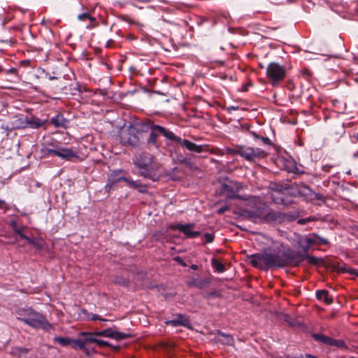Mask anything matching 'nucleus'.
<instances>
[{
	"mask_svg": "<svg viewBox=\"0 0 358 358\" xmlns=\"http://www.w3.org/2000/svg\"><path fill=\"white\" fill-rule=\"evenodd\" d=\"M176 143L180 144L182 148H185L190 152L201 153L204 150L203 145H196V143L187 139H182L179 137Z\"/></svg>",
	"mask_w": 358,
	"mask_h": 358,
	"instance_id": "obj_19",
	"label": "nucleus"
},
{
	"mask_svg": "<svg viewBox=\"0 0 358 358\" xmlns=\"http://www.w3.org/2000/svg\"><path fill=\"white\" fill-rule=\"evenodd\" d=\"M174 259L178 262L180 265L185 266L186 264L184 262V261L181 259L180 257H176L174 258Z\"/></svg>",
	"mask_w": 358,
	"mask_h": 358,
	"instance_id": "obj_54",
	"label": "nucleus"
},
{
	"mask_svg": "<svg viewBox=\"0 0 358 358\" xmlns=\"http://www.w3.org/2000/svg\"><path fill=\"white\" fill-rule=\"evenodd\" d=\"M78 20L80 21H85L88 20L91 23L96 22V18L92 16L88 11L79 14L78 15Z\"/></svg>",
	"mask_w": 358,
	"mask_h": 358,
	"instance_id": "obj_36",
	"label": "nucleus"
},
{
	"mask_svg": "<svg viewBox=\"0 0 358 358\" xmlns=\"http://www.w3.org/2000/svg\"><path fill=\"white\" fill-rule=\"evenodd\" d=\"M124 171L123 169H117L113 171L109 176L108 181L113 185H115L117 183L124 181L126 182L127 178L124 176H120V173H124Z\"/></svg>",
	"mask_w": 358,
	"mask_h": 358,
	"instance_id": "obj_23",
	"label": "nucleus"
},
{
	"mask_svg": "<svg viewBox=\"0 0 358 358\" xmlns=\"http://www.w3.org/2000/svg\"><path fill=\"white\" fill-rule=\"evenodd\" d=\"M2 129H5L7 131V135L9 134L10 131H11L13 129H11V127H9L8 125H2Z\"/></svg>",
	"mask_w": 358,
	"mask_h": 358,
	"instance_id": "obj_56",
	"label": "nucleus"
},
{
	"mask_svg": "<svg viewBox=\"0 0 358 358\" xmlns=\"http://www.w3.org/2000/svg\"><path fill=\"white\" fill-rule=\"evenodd\" d=\"M194 227V224L192 223L186 224H178L176 225L175 229L182 233L186 236V238H193L201 235L200 231L192 230Z\"/></svg>",
	"mask_w": 358,
	"mask_h": 358,
	"instance_id": "obj_17",
	"label": "nucleus"
},
{
	"mask_svg": "<svg viewBox=\"0 0 358 358\" xmlns=\"http://www.w3.org/2000/svg\"><path fill=\"white\" fill-rule=\"evenodd\" d=\"M165 323L166 324H169V325H171L173 327H178V326H180V324H179V322L178 321L177 318L176 319H173V320H168V321H166Z\"/></svg>",
	"mask_w": 358,
	"mask_h": 358,
	"instance_id": "obj_46",
	"label": "nucleus"
},
{
	"mask_svg": "<svg viewBox=\"0 0 358 358\" xmlns=\"http://www.w3.org/2000/svg\"><path fill=\"white\" fill-rule=\"evenodd\" d=\"M219 296H220V294L217 292L214 291V292H208V293L205 294L204 298H206V299H211V298L217 297Z\"/></svg>",
	"mask_w": 358,
	"mask_h": 358,
	"instance_id": "obj_45",
	"label": "nucleus"
},
{
	"mask_svg": "<svg viewBox=\"0 0 358 358\" xmlns=\"http://www.w3.org/2000/svg\"><path fill=\"white\" fill-rule=\"evenodd\" d=\"M147 123L149 124L150 129L149 137L147 139V144L157 148L159 146L157 143V138L159 136V134L156 131V129H154V124L152 122H150Z\"/></svg>",
	"mask_w": 358,
	"mask_h": 358,
	"instance_id": "obj_24",
	"label": "nucleus"
},
{
	"mask_svg": "<svg viewBox=\"0 0 358 358\" xmlns=\"http://www.w3.org/2000/svg\"><path fill=\"white\" fill-rule=\"evenodd\" d=\"M191 268L193 269V270H196L198 268V266L196 264H192L191 266Z\"/></svg>",
	"mask_w": 358,
	"mask_h": 358,
	"instance_id": "obj_63",
	"label": "nucleus"
},
{
	"mask_svg": "<svg viewBox=\"0 0 358 358\" xmlns=\"http://www.w3.org/2000/svg\"><path fill=\"white\" fill-rule=\"evenodd\" d=\"M316 297L318 300H322L327 305L333 303V297L330 296L329 292L326 289H320L316 292Z\"/></svg>",
	"mask_w": 358,
	"mask_h": 358,
	"instance_id": "obj_25",
	"label": "nucleus"
},
{
	"mask_svg": "<svg viewBox=\"0 0 358 358\" xmlns=\"http://www.w3.org/2000/svg\"><path fill=\"white\" fill-rule=\"evenodd\" d=\"M4 71L3 68L0 65V73Z\"/></svg>",
	"mask_w": 358,
	"mask_h": 358,
	"instance_id": "obj_64",
	"label": "nucleus"
},
{
	"mask_svg": "<svg viewBox=\"0 0 358 358\" xmlns=\"http://www.w3.org/2000/svg\"><path fill=\"white\" fill-rule=\"evenodd\" d=\"M21 66H24L26 67L31 66V61L29 59H24L20 62Z\"/></svg>",
	"mask_w": 358,
	"mask_h": 358,
	"instance_id": "obj_51",
	"label": "nucleus"
},
{
	"mask_svg": "<svg viewBox=\"0 0 358 358\" xmlns=\"http://www.w3.org/2000/svg\"><path fill=\"white\" fill-rule=\"evenodd\" d=\"M211 265L218 273H222L225 271V266L215 258L211 259Z\"/></svg>",
	"mask_w": 358,
	"mask_h": 358,
	"instance_id": "obj_31",
	"label": "nucleus"
},
{
	"mask_svg": "<svg viewBox=\"0 0 358 358\" xmlns=\"http://www.w3.org/2000/svg\"><path fill=\"white\" fill-rule=\"evenodd\" d=\"M83 337V339H73L71 338V341L70 345H71V348L76 350H82L84 351L86 356L92 357L97 352L94 348H90L87 346L89 344V341H86L89 337L88 336H80Z\"/></svg>",
	"mask_w": 358,
	"mask_h": 358,
	"instance_id": "obj_12",
	"label": "nucleus"
},
{
	"mask_svg": "<svg viewBox=\"0 0 358 358\" xmlns=\"http://www.w3.org/2000/svg\"><path fill=\"white\" fill-rule=\"evenodd\" d=\"M115 282L117 285H122L124 287H127L129 285V282L127 280L120 277L116 278Z\"/></svg>",
	"mask_w": 358,
	"mask_h": 358,
	"instance_id": "obj_43",
	"label": "nucleus"
},
{
	"mask_svg": "<svg viewBox=\"0 0 358 358\" xmlns=\"http://www.w3.org/2000/svg\"><path fill=\"white\" fill-rule=\"evenodd\" d=\"M24 240H26L29 243L31 244L36 249L41 250L44 245V241L41 238H31L29 236H24Z\"/></svg>",
	"mask_w": 358,
	"mask_h": 358,
	"instance_id": "obj_27",
	"label": "nucleus"
},
{
	"mask_svg": "<svg viewBox=\"0 0 358 358\" xmlns=\"http://www.w3.org/2000/svg\"><path fill=\"white\" fill-rule=\"evenodd\" d=\"M24 315L23 317H17L18 320L34 329H43L48 332L54 329L53 325L48 322L45 315L32 308L24 310Z\"/></svg>",
	"mask_w": 358,
	"mask_h": 358,
	"instance_id": "obj_4",
	"label": "nucleus"
},
{
	"mask_svg": "<svg viewBox=\"0 0 358 358\" xmlns=\"http://www.w3.org/2000/svg\"><path fill=\"white\" fill-rule=\"evenodd\" d=\"M290 188L288 184L280 185V184H274L271 189L278 193L279 194H283L284 191L288 190Z\"/></svg>",
	"mask_w": 358,
	"mask_h": 358,
	"instance_id": "obj_35",
	"label": "nucleus"
},
{
	"mask_svg": "<svg viewBox=\"0 0 358 358\" xmlns=\"http://www.w3.org/2000/svg\"><path fill=\"white\" fill-rule=\"evenodd\" d=\"M306 357L307 358H317V357H315L314 355H310V354H307L306 355Z\"/></svg>",
	"mask_w": 358,
	"mask_h": 358,
	"instance_id": "obj_61",
	"label": "nucleus"
},
{
	"mask_svg": "<svg viewBox=\"0 0 358 358\" xmlns=\"http://www.w3.org/2000/svg\"><path fill=\"white\" fill-rule=\"evenodd\" d=\"M332 167L331 166H327V165H323L322 166V170L325 172L329 171V169Z\"/></svg>",
	"mask_w": 358,
	"mask_h": 358,
	"instance_id": "obj_58",
	"label": "nucleus"
},
{
	"mask_svg": "<svg viewBox=\"0 0 358 358\" xmlns=\"http://www.w3.org/2000/svg\"><path fill=\"white\" fill-rule=\"evenodd\" d=\"M216 334L221 337L218 341L222 344L226 345H233L234 344V339L231 335L224 334L220 330H218Z\"/></svg>",
	"mask_w": 358,
	"mask_h": 358,
	"instance_id": "obj_26",
	"label": "nucleus"
},
{
	"mask_svg": "<svg viewBox=\"0 0 358 358\" xmlns=\"http://www.w3.org/2000/svg\"><path fill=\"white\" fill-rule=\"evenodd\" d=\"M303 260H306L311 265H319L322 263V259L309 255L308 252L300 253L294 250L293 266H299Z\"/></svg>",
	"mask_w": 358,
	"mask_h": 358,
	"instance_id": "obj_13",
	"label": "nucleus"
},
{
	"mask_svg": "<svg viewBox=\"0 0 358 358\" xmlns=\"http://www.w3.org/2000/svg\"><path fill=\"white\" fill-rule=\"evenodd\" d=\"M294 250L288 248L286 250H278L268 252V268H283L293 266Z\"/></svg>",
	"mask_w": 358,
	"mask_h": 358,
	"instance_id": "obj_5",
	"label": "nucleus"
},
{
	"mask_svg": "<svg viewBox=\"0 0 358 358\" xmlns=\"http://www.w3.org/2000/svg\"><path fill=\"white\" fill-rule=\"evenodd\" d=\"M10 226L13 229V231L15 234H17L20 237V238L23 239L24 236H27L26 235H24L23 234V231H24V227H22V226H21V227L18 226L17 222L16 220H10Z\"/></svg>",
	"mask_w": 358,
	"mask_h": 358,
	"instance_id": "obj_28",
	"label": "nucleus"
},
{
	"mask_svg": "<svg viewBox=\"0 0 358 358\" xmlns=\"http://www.w3.org/2000/svg\"><path fill=\"white\" fill-rule=\"evenodd\" d=\"M345 272L348 273H350V274H353V275H356V273L357 272L355 269L354 268H347L345 270Z\"/></svg>",
	"mask_w": 358,
	"mask_h": 358,
	"instance_id": "obj_55",
	"label": "nucleus"
},
{
	"mask_svg": "<svg viewBox=\"0 0 358 358\" xmlns=\"http://www.w3.org/2000/svg\"><path fill=\"white\" fill-rule=\"evenodd\" d=\"M226 152L230 155H239L244 159L250 162L264 159L268 153L259 148L247 147L245 145H236L234 148H227Z\"/></svg>",
	"mask_w": 358,
	"mask_h": 358,
	"instance_id": "obj_3",
	"label": "nucleus"
},
{
	"mask_svg": "<svg viewBox=\"0 0 358 358\" xmlns=\"http://www.w3.org/2000/svg\"><path fill=\"white\" fill-rule=\"evenodd\" d=\"M266 205L264 203L263 207H257L252 210H247L245 213L248 218L255 223H262L265 214L264 208Z\"/></svg>",
	"mask_w": 358,
	"mask_h": 358,
	"instance_id": "obj_15",
	"label": "nucleus"
},
{
	"mask_svg": "<svg viewBox=\"0 0 358 358\" xmlns=\"http://www.w3.org/2000/svg\"><path fill=\"white\" fill-rule=\"evenodd\" d=\"M281 212L275 211L272 209H269L267 212H265L262 223H275V224H280L281 223Z\"/></svg>",
	"mask_w": 358,
	"mask_h": 358,
	"instance_id": "obj_20",
	"label": "nucleus"
},
{
	"mask_svg": "<svg viewBox=\"0 0 358 358\" xmlns=\"http://www.w3.org/2000/svg\"><path fill=\"white\" fill-rule=\"evenodd\" d=\"M150 127L147 122L131 123L127 128V131L121 136L123 144L132 147L139 146L143 141Z\"/></svg>",
	"mask_w": 358,
	"mask_h": 358,
	"instance_id": "obj_2",
	"label": "nucleus"
},
{
	"mask_svg": "<svg viewBox=\"0 0 358 358\" xmlns=\"http://www.w3.org/2000/svg\"><path fill=\"white\" fill-rule=\"evenodd\" d=\"M48 122V120H41L36 116L29 117L27 116L20 115L16 117V118L12 122L11 129H22L31 128L37 129L43 127Z\"/></svg>",
	"mask_w": 358,
	"mask_h": 358,
	"instance_id": "obj_7",
	"label": "nucleus"
},
{
	"mask_svg": "<svg viewBox=\"0 0 358 358\" xmlns=\"http://www.w3.org/2000/svg\"><path fill=\"white\" fill-rule=\"evenodd\" d=\"M92 333L98 336L111 338L116 341H121L131 337V334L113 330V328H108L102 331H93Z\"/></svg>",
	"mask_w": 358,
	"mask_h": 358,
	"instance_id": "obj_14",
	"label": "nucleus"
},
{
	"mask_svg": "<svg viewBox=\"0 0 358 358\" xmlns=\"http://www.w3.org/2000/svg\"><path fill=\"white\" fill-rule=\"evenodd\" d=\"M272 200L276 204H281L284 206H287L292 203L291 201H288L282 196H275V194H272Z\"/></svg>",
	"mask_w": 358,
	"mask_h": 358,
	"instance_id": "obj_32",
	"label": "nucleus"
},
{
	"mask_svg": "<svg viewBox=\"0 0 358 358\" xmlns=\"http://www.w3.org/2000/svg\"><path fill=\"white\" fill-rule=\"evenodd\" d=\"M230 208L229 206H224L217 210V213L221 215L224 212L229 210Z\"/></svg>",
	"mask_w": 358,
	"mask_h": 358,
	"instance_id": "obj_48",
	"label": "nucleus"
},
{
	"mask_svg": "<svg viewBox=\"0 0 358 358\" xmlns=\"http://www.w3.org/2000/svg\"><path fill=\"white\" fill-rule=\"evenodd\" d=\"M329 346H335L338 348H341V349H346L348 348L343 340L334 339L333 338H331V342H330Z\"/></svg>",
	"mask_w": 358,
	"mask_h": 358,
	"instance_id": "obj_33",
	"label": "nucleus"
},
{
	"mask_svg": "<svg viewBox=\"0 0 358 358\" xmlns=\"http://www.w3.org/2000/svg\"><path fill=\"white\" fill-rule=\"evenodd\" d=\"M281 215H282V217L280 220L281 223L284 222H292L293 220H295L296 218V215L291 214V213H285L281 212Z\"/></svg>",
	"mask_w": 358,
	"mask_h": 358,
	"instance_id": "obj_40",
	"label": "nucleus"
},
{
	"mask_svg": "<svg viewBox=\"0 0 358 358\" xmlns=\"http://www.w3.org/2000/svg\"><path fill=\"white\" fill-rule=\"evenodd\" d=\"M264 145H271V141L268 137L260 136L259 138Z\"/></svg>",
	"mask_w": 358,
	"mask_h": 358,
	"instance_id": "obj_50",
	"label": "nucleus"
},
{
	"mask_svg": "<svg viewBox=\"0 0 358 358\" xmlns=\"http://www.w3.org/2000/svg\"><path fill=\"white\" fill-rule=\"evenodd\" d=\"M54 341L61 345L65 347L70 345L71 338L69 337L55 336Z\"/></svg>",
	"mask_w": 358,
	"mask_h": 358,
	"instance_id": "obj_37",
	"label": "nucleus"
},
{
	"mask_svg": "<svg viewBox=\"0 0 358 358\" xmlns=\"http://www.w3.org/2000/svg\"><path fill=\"white\" fill-rule=\"evenodd\" d=\"M178 321L179 322V324L180 326H183L185 327H190V322L189 318L182 314L177 315L176 317Z\"/></svg>",
	"mask_w": 358,
	"mask_h": 358,
	"instance_id": "obj_34",
	"label": "nucleus"
},
{
	"mask_svg": "<svg viewBox=\"0 0 358 358\" xmlns=\"http://www.w3.org/2000/svg\"><path fill=\"white\" fill-rule=\"evenodd\" d=\"M297 195L302 197L307 201H314L315 200L324 201V196L319 193L313 191L308 186L301 185L297 189Z\"/></svg>",
	"mask_w": 358,
	"mask_h": 358,
	"instance_id": "obj_11",
	"label": "nucleus"
},
{
	"mask_svg": "<svg viewBox=\"0 0 358 358\" xmlns=\"http://www.w3.org/2000/svg\"><path fill=\"white\" fill-rule=\"evenodd\" d=\"M50 123L54 125L56 128H62L66 129L68 127L69 121L64 117V115L58 113L55 116L51 117Z\"/></svg>",
	"mask_w": 358,
	"mask_h": 358,
	"instance_id": "obj_21",
	"label": "nucleus"
},
{
	"mask_svg": "<svg viewBox=\"0 0 358 358\" xmlns=\"http://www.w3.org/2000/svg\"><path fill=\"white\" fill-rule=\"evenodd\" d=\"M352 141L354 143L358 142V134H354L352 137Z\"/></svg>",
	"mask_w": 358,
	"mask_h": 358,
	"instance_id": "obj_57",
	"label": "nucleus"
},
{
	"mask_svg": "<svg viewBox=\"0 0 358 358\" xmlns=\"http://www.w3.org/2000/svg\"><path fill=\"white\" fill-rule=\"evenodd\" d=\"M303 73L306 77H308V76L310 75V72H309V71H308V70H305V71H303Z\"/></svg>",
	"mask_w": 358,
	"mask_h": 358,
	"instance_id": "obj_60",
	"label": "nucleus"
},
{
	"mask_svg": "<svg viewBox=\"0 0 358 358\" xmlns=\"http://www.w3.org/2000/svg\"><path fill=\"white\" fill-rule=\"evenodd\" d=\"M126 182L127 183V185L134 187L135 189H138L141 187H143V185L138 180H132L127 178Z\"/></svg>",
	"mask_w": 358,
	"mask_h": 358,
	"instance_id": "obj_41",
	"label": "nucleus"
},
{
	"mask_svg": "<svg viewBox=\"0 0 358 358\" xmlns=\"http://www.w3.org/2000/svg\"><path fill=\"white\" fill-rule=\"evenodd\" d=\"M6 73L7 74H13V75L17 76L18 71L16 68H10V69L6 70Z\"/></svg>",
	"mask_w": 358,
	"mask_h": 358,
	"instance_id": "obj_49",
	"label": "nucleus"
},
{
	"mask_svg": "<svg viewBox=\"0 0 358 358\" xmlns=\"http://www.w3.org/2000/svg\"><path fill=\"white\" fill-rule=\"evenodd\" d=\"M79 336H88L89 337L86 341H89V343H96L99 347H111L116 350H119V346H113L108 341L103 340H99L96 338L97 335L94 334L91 331H81L78 334Z\"/></svg>",
	"mask_w": 358,
	"mask_h": 358,
	"instance_id": "obj_18",
	"label": "nucleus"
},
{
	"mask_svg": "<svg viewBox=\"0 0 358 358\" xmlns=\"http://www.w3.org/2000/svg\"><path fill=\"white\" fill-rule=\"evenodd\" d=\"M207 282L205 280H198V279H192L189 282V286H192V287H196L198 288H203L206 285Z\"/></svg>",
	"mask_w": 358,
	"mask_h": 358,
	"instance_id": "obj_38",
	"label": "nucleus"
},
{
	"mask_svg": "<svg viewBox=\"0 0 358 358\" xmlns=\"http://www.w3.org/2000/svg\"><path fill=\"white\" fill-rule=\"evenodd\" d=\"M206 243H210L214 241L215 235L211 233H206L204 234Z\"/></svg>",
	"mask_w": 358,
	"mask_h": 358,
	"instance_id": "obj_44",
	"label": "nucleus"
},
{
	"mask_svg": "<svg viewBox=\"0 0 358 358\" xmlns=\"http://www.w3.org/2000/svg\"><path fill=\"white\" fill-rule=\"evenodd\" d=\"M13 352L15 354H27L29 352V350L25 348L16 347L14 348Z\"/></svg>",
	"mask_w": 358,
	"mask_h": 358,
	"instance_id": "obj_42",
	"label": "nucleus"
},
{
	"mask_svg": "<svg viewBox=\"0 0 358 358\" xmlns=\"http://www.w3.org/2000/svg\"><path fill=\"white\" fill-rule=\"evenodd\" d=\"M46 143H50V145H49L50 148H56V146H59L58 145V142H55V141L53 139H51V141H47Z\"/></svg>",
	"mask_w": 358,
	"mask_h": 358,
	"instance_id": "obj_53",
	"label": "nucleus"
},
{
	"mask_svg": "<svg viewBox=\"0 0 358 358\" xmlns=\"http://www.w3.org/2000/svg\"><path fill=\"white\" fill-rule=\"evenodd\" d=\"M4 204H5V201L2 199H0V208H2Z\"/></svg>",
	"mask_w": 358,
	"mask_h": 358,
	"instance_id": "obj_62",
	"label": "nucleus"
},
{
	"mask_svg": "<svg viewBox=\"0 0 358 358\" xmlns=\"http://www.w3.org/2000/svg\"><path fill=\"white\" fill-rule=\"evenodd\" d=\"M115 185H113L108 180L106 185H105V190L107 192H110V191L113 188Z\"/></svg>",
	"mask_w": 358,
	"mask_h": 358,
	"instance_id": "obj_52",
	"label": "nucleus"
},
{
	"mask_svg": "<svg viewBox=\"0 0 358 358\" xmlns=\"http://www.w3.org/2000/svg\"><path fill=\"white\" fill-rule=\"evenodd\" d=\"M312 336L315 341L329 346L331 337L322 334H313Z\"/></svg>",
	"mask_w": 358,
	"mask_h": 358,
	"instance_id": "obj_30",
	"label": "nucleus"
},
{
	"mask_svg": "<svg viewBox=\"0 0 358 358\" xmlns=\"http://www.w3.org/2000/svg\"><path fill=\"white\" fill-rule=\"evenodd\" d=\"M178 161L180 163L185 164L187 167L192 169L196 168L195 164L189 157L178 159Z\"/></svg>",
	"mask_w": 358,
	"mask_h": 358,
	"instance_id": "obj_39",
	"label": "nucleus"
},
{
	"mask_svg": "<svg viewBox=\"0 0 358 358\" xmlns=\"http://www.w3.org/2000/svg\"><path fill=\"white\" fill-rule=\"evenodd\" d=\"M266 78L273 87L278 86L286 77L287 71L278 62H270L266 66Z\"/></svg>",
	"mask_w": 358,
	"mask_h": 358,
	"instance_id": "obj_8",
	"label": "nucleus"
},
{
	"mask_svg": "<svg viewBox=\"0 0 358 358\" xmlns=\"http://www.w3.org/2000/svg\"><path fill=\"white\" fill-rule=\"evenodd\" d=\"M242 183L232 180H227L222 183L221 193L228 199H240L242 201H255L256 196H247L245 195H240L238 192L243 189Z\"/></svg>",
	"mask_w": 358,
	"mask_h": 358,
	"instance_id": "obj_6",
	"label": "nucleus"
},
{
	"mask_svg": "<svg viewBox=\"0 0 358 358\" xmlns=\"http://www.w3.org/2000/svg\"><path fill=\"white\" fill-rule=\"evenodd\" d=\"M248 259H250L251 265L255 268L262 270L269 269L268 252L266 250L248 255Z\"/></svg>",
	"mask_w": 358,
	"mask_h": 358,
	"instance_id": "obj_10",
	"label": "nucleus"
},
{
	"mask_svg": "<svg viewBox=\"0 0 358 358\" xmlns=\"http://www.w3.org/2000/svg\"><path fill=\"white\" fill-rule=\"evenodd\" d=\"M90 320H100L102 322L108 321V320L102 318L99 315L96 314H92V317H90Z\"/></svg>",
	"mask_w": 358,
	"mask_h": 358,
	"instance_id": "obj_47",
	"label": "nucleus"
},
{
	"mask_svg": "<svg viewBox=\"0 0 358 358\" xmlns=\"http://www.w3.org/2000/svg\"><path fill=\"white\" fill-rule=\"evenodd\" d=\"M56 147L57 148V157L63 160L71 161L74 158H79L78 152L73 148H68L61 146Z\"/></svg>",
	"mask_w": 358,
	"mask_h": 358,
	"instance_id": "obj_16",
	"label": "nucleus"
},
{
	"mask_svg": "<svg viewBox=\"0 0 358 358\" xmlns=\"http://www.w3.org/2000/svg\"><path fill=\"white\" fill-rule=\"evenodd\" d=\"M50 145V143H45L43 145L42 148H41V152L45 155V156H49V155H54V156H57V148L56 147V148H50L49 145Z\"/></svg>",
	"mask_w": 358,
	"mask_h": 358,
	"instance_id": "obj_29",
	"label": "nucleus"
},
{
	"mask_svg": "<svg viewBox=\"0 0 358 358\" xmlns=\"http://www.w3.org/2000/svg\"><path fill=\"white\" fill-rule=\"evenodd\" d=\"M250 134L253 136V137L256 139H259L260 138V136L257 134L254 131H251Z\"/></svg>",
	"mask_w": 358,
	"mask_h": 358,
	"instance_id": "obj_59",
	"label": "nucleus"
},
{
	"mask_svg": "<svg viewBox=\"0 0 358 358\" xmlns=\"http://www.w3.org/2000/svg\"><path fill=\"white\" fill-rule=\"evenodd\" d=\"M154 129H156V131L157 132L159 136L162 135L167 140H170L176 143L178 140L179 137L177 136L173 131L162 126L154 124Z\"/></svg>",
	"mask_w": 358,
	"mask_h": 358,
	"instance_id": "obj_22",
	"label": "nucleus"
},
{
	"mask_svg": "<svg viewBox=\"0 0 358 358\" xmlns=\"http://www.w3.org/2000/svg\"><path fill=\"white\" fill-rule=\"evenodd\" d=\"M303 252H308L313 245H329V241L327 238L322 237L317 234L312 233L306 236L299 242Z\"/></svg>",
	"mask_w": 358,
	"mask_h": 358,
	"instance_id": "obj_9",
	"label": "nucleus"
},
{
	"mask_svg": "<svg viewBox=\"0 0 358 358\" xmlns=\"http://www.w3.org/2000/svg\"><path fill=\"white\" fill-rule=\"evenodd\" d=\"M154 159L152 154L142 152L135 156L134 164L137 168L139 176L156 181L158 179L157 172L159 164Z\"/></svg>",
	"mask_w": 358,
	"mask_h": 358,
	"instance_id": "obj_1",
	"label": "nucleus"
}]
</instances>
